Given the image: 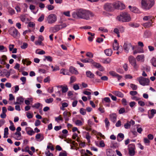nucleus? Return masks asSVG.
<instances>
[{"label": "nucleus", "instance_id": "obj_1", "mask_svg": "<svg viewBox=\"0 0 156 156\" xmlns=\"http://www.w3.org/2000/svg\"><path fill=\"white\" fill-rule=\"evenodd\" d=\"M72 16L74 18H80L88 20L90 16H93L94 15L91 12L85 9H79L73 12Z\"/></svg>", "mask_w": 156, "mask_h": 156}, {"label": "nucleus", "instance_id": "obj_2", "mask_svg": "<svg viewBox=\"0 0 156 156\" xmlns=\"http://www.w3.org/2000/svg\"><path fill=\"white\" fill-rule=\"evenodd\" d=\"M154 0H141V8L145 10H148L151 9L154 5Z\"/></svg>", "mask_w": 156, "mask_h": 156}, {"label": "nucleus", "instance_id": "obj_3", "mask_svg": "<svg viewBox=\"0 0 156 156\" xmlns=\"http://www.w3.org/2000/svg\"><path fill=\"white\" fill-rule=\"evenodd\" d=\"M116 19L118 21L123 22H129L131 20L130 15L126 12H121L117 17Z\"/></svg>", "mask_w": 156, "mask_h": 156}, {"label": "nucleus", "instance_id": "obj_4", "mask_svg": "<svg viewBox=\"0 0 156 156\" xmlns=\"http://www.w3.org/2000/svg\"><path fill=\"white\" fill-rule=\"evenodd\" d=\"M56 16L54 14H51L47 17L46 20L49 24H52L55 23L57 20Z\"/></svg>", "mask_w": 156, "mask_h": 156}, {"label": "nucleus", "instance_id": "obj_5", "mask_svg": "<svg viewBox=\"0 0 156 156\" xmlns=\"http://www.w3.org/2000/svg\"><path fill=\"white\" fill-rule=\"evenodd\" d=\"M137 80L139 81L140 84L143 86L147 85L149 84V80L148 79L141 76L138 78Z\"/></svg>", "mask_w": 156, "mask_h": 156}, {"label": "nucleus", "instance_id": "obj_6", "mask_svg": "<svg viewBox=\"0 0 156 156\" xmlns=\"http://www.w3.org/2000/svg\"><path fill=\"white\" fill-rule=\"evenodd\" d=\"M128 59L129 63L133 66L134 69L137 70L138 66L137 65L136 59L133 56H130L129 57Z\"/></svg>", "mask_w": 156, "mask_h": 156}, {"label": "nucleus", "instance_id": "obj_7", "mask_svg": "<svg viewBox=\"0 0 156 156\" xmlns=\"http://www.w3.org/2000/svg\"><path fill=\"white\" fill-rule=\"evenodd\" d=\"M135 145L133 144H130L128 145L129 154L130 156H134L135 154Z\"/></svg>", "mask_w": 156, "mask_h": 156}, {"label": "nucleus", "instance_id": "obj_8", "mask_svg": "<svg viewBox=\"0 0 156 156\" xmlns=\"http://www.w3.org/2000/svg\"><path fill=\"white\" fill-rule=\"evenodd\" d=\"M115 8L120 10H122L125 9V6L122 3L119 2H117L115 3L113 5Z\"/></svg>", "mask_w": 156, "mask_h": 156}, {"label": "nucleus", "instance_id": "obj_9", "mask_svg": "<svg viewBox=\"0 0 156 156\" xmlns=\"http://www.w3.org/2000/svg\"><path fill=\"white\" fill-rule=\"evenodd\" d=\"M24 100V98L21 97H19L17 98L16 101L14 102L15 105H16L17 104L21 105L23 102Z\"/></svg>", "mask_w": 156, "mask_h": 156}, {"label": "nucleus", "instance_id": "obj_10", "mask_svg": "<svg viewBox=\"0 0 156 156\" xmlns=\"http://www.w3.org/2000/svg\"><path fill=\"white\" fill-rule=\"evenodd\" d=\"M112 8V5L110 3H106L104 5V8L106 11H111Z\"/></svg>", "mask_w": 156, "mask_h": 156}, {"label": "nucleus", "instance_id": "obj_11", "mask_svg": "<svg viewBox=\"0 0 156 156\" xmlns=\"http://www.w3.org/2000/svg\"><path fill=\"white\" fill-rule=\"evenodd\" d=\"M117 115L116 114L112 113L109 115L110 119L114 123L116 120Z\"/></svg>", "mask_w": 156, "mask_h": 156}, {"label": "nucleus", "instance_id": "obj_12", "mask_svg": "<svg viewBox=\"0 0 156 156\" xmlns=\"http://www.w3.org/2000/svg\"><path fill=\"white\" fill-rule=\"evenodd\" d=\"M53 32L55 33L61 29V27L59 25H56L54 27H51L50 29Z\"/></svg>", "mask_w": 156, "mask_h": 156}, {"label": "nucleus", "instance_id": "obj_13", "mask_svg": "<svg viewBox=\"0 0 156 156\" xmlns=\"http://www.w3.org/2000/svg\"><path fill=\"white\" fill-rule=\"evenodd\" d=\"M10 34L13 37H16L17 35L18 31L16 29H14L10 30Z\"/></svg>", "mask_w": 156, "mask_h": 156}, {"label": "nucleus", "instance_id": "obj_14", "mask_svg": "<svg viewBox=\"0 0 156 156\" xmlns=\"http://www.w3.org/2000/svg\"><path fill=\"white\" fill-rule=\"evenodd\" d=\"M136 59L138 61L144 62V56L143 54L138 55L136 57Z\"/></svg>", "mask_w": 156, "mask_h": 156}, {"label": "nucleus", "instance_id": "obj_15", "mask_svg": "<svg viewBox=\"0 0 156 156\" xmlns=\"http://www.w3.org/2000/svg\"><path fill=\"white\" fill-rule=\"evenodd\" d=\"M63 116L66 121L69 120V117L70 116V113L68 112L65 111L63 113Z\"/></svg>", "mask_w": 156, "mask_h": 156}, {"label": "nucleus", "instance_id": "obj_16", "mask_svg": "<svg viewBox=\"0 0 156 156\" xmlns=\"http://www.w3.org/2000/svg\"><path fill=\"white\" fill-rule=\"evenodd\" d=\"M112 93L115 95L120 98H122L124 97V94L121 92L118 91H113Z\"/></svg>", "mask_w": 156, "mask_h": 156}, {"label": "nucleus", "instance_id": "obj_17", "mask_svg": "<svg viewBox=\"0 0 156 156\" xmlns=\"http://www.w3.org/2000/svg\"><path fill=\"white\" fill-rule=\"evenodd\" d=\"M131 47H132V45L131 44H127L125 43L123 45L124 49L127 53L128 52L129 50Z\"/></svg>", "mask_w": 156, "mask_h": 156}, {"label": "nucleus", "instance_id": "obj_18", "mask_svg": "<svg viewBox=\"0 0 156 156\" xmlns=\"http://www.w3.org/2000/svg\"><path fill=\"white\" fill-rule=\"evenodd\" d=\"M69 71L73 74H78V71L75 68L72 66H71L70 67Z\"/></svg>", "mask_w": 156, "mask_h": 156}, {"label": "nucleus", "instance_id": "obj_19", "mask_svg": "<svg viewBox=\"0 0 156 156\" xmlns=\"http://www.w3.org/2000/svg\"><path fill=\"white\" fill-rule=\"evenodd\" d=\"M106 154L107 156H116L114 152L110 149L107 150Z\"/></svg>", "mask_w": 156, "mask_h": 156}, {"label": "nucleus", "instance_id": "obj_20", "mask_svg": "<svg viewBox=\"0 0 156 156\" xmlns=\"http://www.w3.org/2000/svg\"><path fill=\"white\" fill-rule=\"evenodd\" d=\"M25 2L28 3L30 5V4H35L37 5L39 2L36 0H25Z\"/></svg>", "mask_w": 156, "mask_h": 156}, {"label": "nucleus", "instance_id": "obj_21", "mask_svg": "<svg viewBox=\"0 0 156 156\" xmlns=\"http://www.w3.org/2000/svg\"><path fill=\"white\" fill-rule=\"evenodd\" d=\"M86 75L87 77L90 78H93L94 76V74L89 71L86 72Z\"/></svg>", "mask_w": 156, "mask_h": 156}, {"label": "nucleus", "instance_id": "obj_22", "mask_svg": "<svg viewBox=\"0 0 156 156\" xmlns=\"http://www.w3.org/2000/svg\"><path fill=\"white\" fill-rule=\"evenodd\" d=\"M152 23V21H150L148 22L143 23V26L146 28H149L151 26Z\"/></svg>", "mask_w": 156, "mask_h": 156}, {"label": "nucleus", "instance_id": "obj_23", "mask_svg": "<svg viewBox=\"0 0 156 156\" xmlns=\"http://www.w3.org/2000/svg\"><path fill=\"white\" fill-rule=\"evenodd\" d=\"M104 52L106 55L108 56H111L112 53V50L111 49H106L105 50Z\"/></svg>", "mask_w": 156, "mask_h": 156}, {"label": "nucleus", "instance_id": "obj_24", "mask_svg": "<svg viewBox=\"0 0 156 156\" xmlns=\"http://www.w3.org/2000/svg\"><path fill=\"white\" fill-rule=\"evenodd\" d=\"M35 138L36 140H38L41 138V141L44 139V136L43 134L38 133L36 135Z\"/></svg>", "mask_w": 156, "mask_h": 156}, {"label": "nucleus", "instance_id": "obj_25", "mask_svg": "<svg viewBox=\"0 0 156 156\" xmlns=\"http://www.w3.org/2000/svg\"><path fill=\"white\" fill-rule=\"evenodd\" d=\"M143 20L144 21H152V16H145L143 17Z\"/></svg>", "mask_w": 156, "mask_h": 156}, {"label": "nucleus", "instance_id": "obj_26", "mask_svg": "<svg viewBox=\"0 0 156 156\" xmlns=\"http://www.w3.org/2000/svg\"><path fill=\"white\" fill-rule=\"evenodd\" d=\"M151 115H149V118L150 119L152 118L154 116V115L156 113V110L154 109H152L151 110Z\"/></svg>", "mask_w": 156, "mask_h": 156}, {"label": "nucleus", "instance_id": "obj_27", "mask_svg": "<svg viewBox=\"0 0 156 156\" xmlns=\"http://www.w3.org/2000/svg\"><path fill=\"white\" fill-rule=\"evenodd\" d=\"M68 90V88L67 85H65V86H63L62 88V93H65Z\"/></svg>", "mask_w": 156, "mask_h": 156}, {"label": "nucleus", "instance_id": "obj_28", "mask_svg": "<svg viewBox=\"0 0 156 156\" xmlns=\"http://www.w3.org/2000/svg\"><path fill=\"white\" fill-rule=\"evenodd\" d=\"M151 35V33L150 31H146L144 33V37L145 38H147L150 36Z\"/></svg>", "mask_w": 156, "mask_h": 156}, {"label": "nucleus", "instance_id": "obj_29", "mask_svg": "<svg viewBox=\"0 0 156 156\" xmlns=\"http://www.w3.org/2000/svg\"><path fill=\"white\" fill-rule=\"evenodd\" d=\"M55 120L57 121L58 122H59V121H61L62 122L63 121V119L62 117V115H60L58 117H55Z\"/></svg>", "mask_w": 156, "mask_h": 156}, {"label": "nucleus", "instance_id": "obj_30", "mask_svg": "<svg viewBox=\"0 0 156 156\" xmlns=\"http://www.w3.org/2000/svg\"><path fill=\"white\" fill-rule=\"evenodd\" d=\"M129 25L133 27H138L139 26V24L136 23H131L129 24Z\"/></svg>", "mask_w": 156, "mask_h": 156}, {"label": "nucleus", "instance_id": "obj_31", "mask_svg": "<svg viewBox=\"0 0 156 156\" xmlns=\"http://www.w3.org/2000/svg\"><path fill=\"white\" fill-rule=\"evenodd\" d=\"M76 80V77L74 76H72L70 78V81L69 84H71L72 83L75 82Z\"/></svg>", "mask_w": 156, "mask_h": 156}, {"label": "nucleus", "instance_id": "obj_32", "mask_svg": "<svg viewBox=\"0 0 156 156\" xmlns=\"http://www.w3.org/2000/svg\"><path fill=\"white\" fill-rule=\"evenodd\" d=\"M144 142L145 145H149L150 141L146 137L144 139Z\"/></svg>", "mask_w": 156, "mask_h": 156}, {"label": "nucleus", "instance_id": "obj_33", "mask_svg": "<svg viewBox=\"0 0 156 156\" xmlns=\"http://www.w3.org/2000/svg\"><path fill=\"white\" fill-rule=\"evenodd\" d=\"M152 65L154 67H156V58H153L151 60Z\"/></svg>", "mask_w": 156, "mask_h": 156}, {"label": "nucleus", "instance_id": "obj_34", "mask_svg": "<svg viewBox=\"0 0 156 156\" xmlns=\"http://www.w3.org/2000/svg\"><path fill=\"white\" fill-rule=\"evenodd\" d=\"M113 49L114 50H118L119 48V44L118 43L113 44Z\"/></svg>", "mask_w": 156, "mask_h": 156}, {"label": "nucleus", "instance_id": "obj_35", "mask_svg": "<svg viewBox=\"0 0 156 156\" xmlns=\"http://www.w3.org/2000/svg\"><path fill=\"white\" fill-rule=\"evenodd\" d=\"M106 127L108 128L110 125V122L107 118H106L105 120Z\"/></svg>", "mask_w": 156, "mask_h": 156}, {"label": "nucleus", "instance_id": "obj_36", "mask_svg": "<svg viewBox=\"0 0 156 156\" xmlns=\"http://www.w3.org/2000/svg\"><path fill=\"white\" fill-rule=\"evenodd\" d=\"M46 59H47L48 61L51 62L52 61V58L50 56H45V58L44 59V60L45 61Z\"/></svg>", "mask_w": 156, "mask_h": 156}, {"label": "nucleus", "instance_id": "obj_37", "mask_svg": "<svg viewBox=\"0 0 156 156\" xmlns=\"http://www.w3.org/2000/svg\"><path fill=\"white\" fill-rule=\"evenodd\" d=\"M80 112L82 115H84L86 113V110L83 108H81L80 109Z\"/></svg>", "mask_w": 156, "mask_h": 156}, {"label": "nucleus", "instance_id": "obj_38", "mask_svg": "<svg viewBox=\"0 0 156 156\" xmlns=\"http://www.w3.org/2000/svg\"><path fill=\"white\" fill-rule=\"evenodd\" d=\"M130 87L133 90H136L137 89V86L133 84H130Z\"/></svg>", "mask_w": 156, "mask_h": 156}, {"label": "nucleus", "instance_id": "obj_39", "mask_svg": "<svg viewBox=\"0 0 156 156\" xmlns=\"http://www.w3.org/2000/svg\"><path fill=\"white\" fill-rule=\"evenodd\" d=\"M109 74L113 76H118V74L115 72L113 71H110L109 72Z\"/></svg>", "mask_w": 156, "mask_h": 156}, {"label": "nucleus", "instance_id": "obj_40", "mask_svg": "<svg viewBox=\"0 0 156 156\" xmlns=\"http://www.w3.org/2000/svg\"><path fill=\"white\" fill-rule=\"evenodd\" d=\"M44 14H42L39 17V18L38 19V21L39 22H41L44 19Z\"/></svg>", "mask_w": 156, "mask_h": 156}, {"label": "nucleus", "instance_id": "obj_41", "mask_svg": "<svg viewBox=\"0 0 156 156\" xmlns=\"http://www.w3.org/2000/svg\"><path fill=\"white\" fill-rule=\"evenodd\" d=\"M47 7L49 10H52L54 9V6L53 5H48Z\"/></svg>", "mask_w": 156, "mask_h": 156}, {"label": "nucleus", "instance_id": "obj_42", "mask_svg": "<svg viewBox=\"0 0 156 156\" xmlns=\"http://www.w3.org/2000/svg\"><path fill=\"white\" fill-rule=\"evenodd\" d=\"M75 123L76 125L78 126H80L82 125V123L81 121L79 120H76L75 122Z\"/></svg>", "mask_w": 156, "mask_h": 156}, {"label": "nucleus", "instance_id": "obj_43", "mask_svg": "<svg viewBox=\"0 0 156 156\" xmlns=\"http://www.w3.org/2000/svg\"><path fill=\"white\" fill-rule=\"evenodd\" d=\"M9 12L11 15H12L15 13L14 10L12 8H10L9 9Z\"/></svg>", "mask_w": 156, "mask_h": 156}, {"label": "nucleus", "instance_id": "obj_44", "mask_svg": "<svg viewBox=\"0 0 156 156\" xmlns=\"http://www.w3.org/2000/svg\"><path fill=\"white\" fill-rule=\"evenodd\" d=\"M35 6L33 4H30V5L29 9L30 10H34L35 9Z\"/></svg>", "mask_w": 156, "mask_h": 156}, {"label": "nucleus", "instance_id": "obj_45", "mask_svg": "<svg viewBox=\"0 0 156 156\" xmlns=\"http://www.w3.org/2000/svg\"><path fill=\"white\" fill-rule=\"evenodd\" d=\"M35 44L36 45H41L43 46L44 45V44H42V41L40 40H37V41H35Z\"/></svg>", "mask_w": 156, "mask_h": 156}, {"label": "nucleus", "instance_id": "obj_46", "mask_svg": "<svg viewBox=\"0 0 156 156\" xmlns=\"http://www.w3.org/2000/svg\"><path fill=\"white\" fill-rule=\"evenodd\" d=\"M35 133V132L33 130H29L27 132V133L28 134L31 136L34 134Z\"/></svg>", "mask_w": 156, "mask_h": 156}, {"label": "nucleus", "instance_id": "obj_47", "mask_svg": "<svg viewBox=\"0 0 156 156\" xmlns=\"http://www.w3.org/2000/svg\"><path fill=\"white\" fill-rule=\"evenodd\" d=\"M53 101V98H50L49 99H46L45 100V102L47 103H49L52 102Z\"/></svg>", "mask_w": 156, "mask_h": 156}, {"label": "nucleus", "instance_id": "obj_48", "mask_svg": "<svg viewBox=\"0 0 156 156\" xmlns=\"http://www.w3.org/2000/svg\"><path fill=\"white\" fill-rule=\"evenodd\" d=\"M28 46V44L26 43H23V45L21 46L22 49H24L26 48Z\"/></svg>", "mask_w": 156, "mask_h": 156}, {"label": "nucleus", "instance_id": "obj_49", "mask_svg": "<svg viewBox=\"0 0 156 156\" xmlns=\"http://www.w3.org/2000/svg\"><path fill=\"white\" fill-rule=\"evenodd\" d=\"M86 56L90 58H92L93 57V55L91 52H87L86 53Z\"/></svg>", "mask_w": 156, "mask_h": 156}, {"label": "nucleus", "instance_id": "obj_50", "mask_svg": "<svg viewBox=\"0 0 156 156\" xmlns=\"http://www.w3.org/2000/svg\"><path fill=\"white\" fill-rule=\"evenodd\" d=\"M111 62V59L110 58H108L105 60L104 63L106 64H108L109 63Z\"/></svg>", "mask_w": 156, "mask_h": 156}, {"label": "nucleus", "instance_id": "obj_51", "mask_svg": "<svg viewBox=\"0 0 156 156\" xmlns=\"http://www.w3.org/2000/svg\"><path fill=\"white\" fill-rule=\"evenodd\" d=\"M130 11L134 12H136L138 11V9L135 7H133L130 9Z\"/></svg>", "mask_w": 156, "mask_h": 156}, {"label": "nucleus", "instance_id": "obj_52", "mask_svg": "<svg viewBox=\"0 0 156 156\" xmlns=\"http://www.w3.org/2000/svg\"><path fill=\"white\" fill-rule=\"evenodd\" d=\"M41 124V122L39 120H37L36 121L35 123V125L36 126H37L40 125Z\"/></svg>", "mask_w": 156, "mask_h": 156}, {"label": "nucleus", "instance_id": "obj_53", "mask_svg": "<svg viewBox=\"0 0 156 156\" xmlns=\"http://www.w3.org/2000/svg\"><path fill=\"white\" fill-rule=\"evenodd\" d=\"M15 134L16 135H17L18 136L17 137V139L19 140L20 139L19 138V137L21 136V133L20 132H17L16 131L15 133Z\"/></svg>", "mask_w": 156, "mask_h": 156}, {"label": "nucleus", "instance_id": "obj_54", "mask_svg": "<svg viewBox=\"0 0 156 156\" xmlns=\"http://www.w3.org/2000/svg\"><path fill=\"white\" fill-rule=\"evenodd\" d=\"M93 65L94 66L97 68H98L101 65L99 63H97L95 62H94Z\"/></svg>", "mask_w": 156, "mask_h": 156}, {"label": "nucleus", "instance_id": "obj_55", "mask_svg": "<svg viewBox=\"0 0 156 156\" xmlns=\"http://www.w3.org/2000/svg\"><path fill=\"white\" fill-rule=\"evenodd\" d=\"M40 104L39 103H37L35 104L34 105H33L32 107L33 108H38L39 107H40Z\"/></svg>", "mask_w": 156, "mask_h": 156}, {"label": "nucleus", "instance_id": "obj_56", "mask_svg": "<svg viewBox=\"0 0 156 156\" xmlns=\"http://www.w3.org/2000/svg\"><path fill=\"white\" fill-rule=\"evenodd\" d=\"M20 79L23 82L22 83V84H24L26 81V78L25 77H21Z\"/></svg>", "mask_w": 156, "mask_h": 156}, {"label": "nucleus", "instance_id": "obj_57", "mask_svg": "<svg viewBox=\"0 0 156 156\" xmlns=\"http://www.w3.org/2000/svg\"><path fill=\"white\" fill-rule=\"evenodd\" d=\"M130 94L132 96H134L137 94V92L136 91H132L129 92Z\"/></svg>", "mask_w": 156, "mask_h": 156}, {"label": "nucleus", "instance_id": "obj_58", "mask_svg": "<svg viewBox=\"0 0 156 156\" xmlns=\"http://www.w3.org/2000/svg\"><path fill=\"white\" fill-rule=\"evenodd\" d=\"M138 126L139 125H138L136 128L137 131L139 133H141L143 130V129L141 127H139Z\"/></svg>", "mask_w": 156, "mask_h": 156}, {"label": "nucleus", "instance_id": "obj_59", "mask_svg": "<svg viewBox=\"0 0 156 156\" xmlns=\"http://www.w3.org/2000/svg\"><path fill=\"white\" fill-rule=\"evenodd\" d=\"M124 127L126 129H128L129 128L130 126V125L129 123L128 122L126 123L124 125Z\"/></svg>", "mask_w": 156, "mask_h": 156}, {"label": "nucleus", "instance_id": "obj_60", "mask_svg": "<svg viewBox=\"0 0 156 156\" xmlns=\"http://www.w3.org/2000/svg\"><path fill=\"white\" fill-rule=\"evenodd\" d=\"M45 153L46 156H53V155L49 151H46Z\"/></svg>", "mask_w": 156, "mask_h": 156}, {"label": "nucleus", "instance_id": "obj_61", "mask_svg": "<svg viewBox=\"0 0 156 156\" xmlns=\"http://www.w3.org/2000/svg\"><path fill=\"white\" fill-rule=\"evenodd\" d=\"M101 80L104 81H107L108 80V78L106 76H104L101 77Z\"/></svg>", "mask_w": 156, "mask_h": 156}, {"label": "nucleus", "instance_id": "obj_62", "mask_svg": "<svg viewBox=\"0 0 156 156\" xmlns=\"http://www.w3.org/2000/svg\"><path fill=\"white\" fill-rule=\"evenodd\" d=\"M104 100L106 102L109 103L111 101L109 98L108 97L105 98H104Z\"/></svg>", "mask_w": 156, "mask_h": 156}, {"label": "nucleus", "instance_id": "obj_63", "mask_svg": "<svg viewBox=\"0 0 156 156\" xmlns=\"http://www.w3.org/2000/svg\"><path fill=\"white\" fill-rule=\"evenodd\" d=\"M125 112V109L124 108H120L119 110V113L120 114H122L124 112Z\"/></svg>", "mask_w": 156, "mask_h": 156}, {"label": "nucleus", "instance_id": "obj_64", "mask_svg": "<svg viewBox=\"0 0 156 156\" xmlns=\"http://www.w3.org/2000/svg\"><path fill=\"white\" fill-rule=\"evenodd\" d=\"M67 153L66 152L64 151V152H60L59 156H66Z\"/></svg>", "mask_w": 156, "mask_h": 156}]
</instances>
